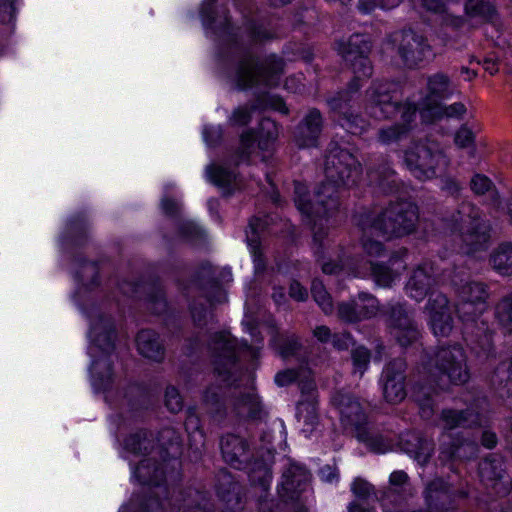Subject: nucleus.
Listing matches in <instances>:
<instances>
[{
  "label": "nucleus",
  "instance_id": "f257e3e1",
  "mask_svg": "<svg viewBox=\"0 0 512 512\" xmlns=\"http://www.w3.org/2000/svg\"><path fill=\"white\" fill-rule=\"evenodd\" d=\"M366 111L376 119L390 118L400 114L401 124H395L379 131V140L391 144L405 137L411 129V122L417 108L411 103L400 104L395 85L376 82L366 92Z\"/></svg>",
  "mask_w": 512,
  "mask_h": 512
},
{
  "label": "nucleus",
  "instance_id": "f03ea898",
  "mask_svg": "<svg viewBox=\"0 0 512 512\" xmlns=\"http://www.w3.org/2000/svg\"><path fill=\"white\" fill-rule=\"evenodd\" d=\"M89 338L91 341L89 353L93 358L91 374L94 384L100 388H107L114 380L110 357L117 341L115 323L110 319H100L91 327Z\"/></svg>",
  "mask_w": 512,
  "mask_h": 512
},
{
  "label": "nucleus",
  "instance_id": "7ed1b4c3",
  "mask_svg": "<svg viewBox=\"0 0 512 512\" xmlns=\"http://www.w3.org/2000/svg\"><path fill=\"white\" fill-rule=\"evenodd\" d=\"M417 220V207L409 202H400L391 205L370 221L383 237L392 238L412 232Z\"/></svg>",
  "mask_w": 512,
  "mask_h": 512
},
{
  "label": "nucleus",
  "instance_id": "20e7f679",
  "mask_svg": "<svg viewBox=\"0 0 512 512\" xmlns=\"http://www.w3.org/2000/svg\"><path fill=\"white\" fill-rule=\"evenodd\" d=\"M405 162L412 174L421 179H430L448 165L445 155L435 145L417 144L405 153Z\"/></svg>",
  "mask_w": 512,
  "mask_h": 512
},
{
  "label": "nucleus",
  "instance_id": "39448f33",
  "mask_svg": "<svg viewBox=\"0 0 512 512\" xmlns=\"http://www.w3.org/2000/svg\"><path fill=\"white\" fill-rule=\"evenodd\" d=\"M341 415V422L345 427L356 431L360 441L365 442L373 451L382 453L384 450L377 447L376 440L368 433L366 425V414L357 399L349 395H339L335 398Z\"/></svg>",
  "mask_w": 512,
  "mask_h": 512
},
{
  "label": "nucleus",
  "instance_id": "423d86ee",
  "mask_svg": "<svg viewBox=\"0 0 512 512\" xmlns=\"http://www.w3.org/2000/svg\"><path fill=\"white\" fill-rule=\"evenodd\" d=\"M336 192L335 183H324L316 192V203L312 204L307 195L304 184H295V203L298 209L308 216H324L329 210L336 207L337 201L334 197Z\"/></svg>",
  "mask_w": 512,
  "mask_h": 512
},
{
  "label": "nucleus",
  "instance_id": "0eeeda50",
  "mask_svg": "<svg viewBox=\"0 0 512 512\" xmlns=\"http://www.w3.org/2000/svg\"><path fill=\"white\" fill-rule=\"evenodd\" d=\"M283 63L275 57L269 59L265 67L256 68L254 61L247 60L240 64L236 71L234 81L239 88H246L258 81H263L267 85H275L276 78L281 73Z\"/></svg>",
  "mask_w": 512,
  "mask_h": 512
},
{
  "label": "nucleus",
  "instance_id": "6e6552de",
  "mask_svg": "<svg viewBox=\"0 0 512 512\" xmlns=\"http://www.w3.org/2000/svg\"><path fill=\"white\" fill-rule=\"evenodd\" d=\"M338 51L343 59L351 65L356 78L371 75V65L367 58L370 51V45L363 35H353L346 42H341Z\"/></svg>",
  "mask_w": 512,
  "mask_h": 512
},
{
  "label": "nucleus",
  "instance_id": "1a4fd4ad",
  "mask_svg": "<svg viewBox=\"0 0 512 512\" xmlns=\"http://www.w3.org/2000/svg\"><path fill=\"white\" fill-rule=\"evenodd\" d=\"M435 366L455 384L465 383L469 379L466 356L459 346L441 348L436 353Z\"/></svg>",
  "mask_w": 512,
  "mask_h": 512
},
{
  "label": "nucleus",
  "instance_id": "9d476101",
  "mask_svg": "<svg viewBox=\"0 0 512 512\" xmlns=\"http://www.w3.org/2000/svg\"><path fill=\"white\" fill-rule=\"evenodd\" d=\"M360 165L349 151L340 149L333 151L327 157L326 173L333 182L350 185L356 182Z\"/></svg>",
  "mask_w": 512,
  "mask_h": 512
},
{
  "label": "nucleus",
  "instance_id": "9b49d317",
  "mask_svg": "<svg viewBox=\"0 0 512 512\" xmlns=\"http://www.w3.org/2000/svg\"><path fill=\"white\" fill-rule=\"evenodd\" d=\"M426 310L434 335L448 336L452 330V319L446 296L441 293L432 292Z\"/></svg>",
  "mask_w": 512,
  "mask_h": 512
},
{
  "label": "nucleus",
  "instance_id": "f8f14e48",
  "mask_svg": "<svg viewBox=\"0 0 512 512\" xmlns=\"http://www.w3.org/2000/svg\"><path fill=\"white\" fill-rule=\"evenodd\" d=\"M378 309L377 299L370 294L362 292L351 303L339 305L338 315L347 322H355L375 316Z\"/></svg>",
  "mask_w": 512,
  "mask_h": 512
},
{
  "label": "nucleus",
  "instance_id": "ddd939ff",
  "mask_svg": "<svg viewBox=\"0 0 512 512\" xmlns=\"http://www.w3.org/2000/svg\"><path fill=\"white\" fill-rule=\"evenodd\" d=\"M404 363L395 361L389 364L383 372V394L385 399L391 403H398L406 396L404 386Z\"/></svg>",
  "mask_w": 512,
  "mask_h": 512
},
{
  "label": "nucleus",
  "instance_id": "4468645a",
  "mask_svg": "<svg viewBox=\"0 0 512 512\" xmlns=\"http://www.w3.org/2000/svg\"><path fill=\"white\" fill-rule=\"evenodd\" d=\"M488 230V226L479 220L476 213L461 218V237L469 246L467 253L477 251L486 244L489 239Z\"/></svg>",
  "mask_w": 512,
  "mask_h": 512
},
{
  "label": "nucleus",
  "instance_id": "2eb2a0df",
  "mask_svg": "<svg viewBox=\"0 0 512 512\" xmlns=\"http://www.w3.org/2000/svg\"><path fill=\"white\" fill-rule=\"evenodd\" d=\"M399 54L408 66H414L432 56L426 40L413 32L405 33L399 46Z\"/></svg>",
  "mask_w": 512,
  "mask_h": 512
},
{
  "label": "nucleus",
  "instance_id": "dca6fc26",
  "mask_svg": "<svg viewBox=\"0 0 512 512\" xmlns=\"http://www.w3.org/2000/svg\"><path fill=\"white\" fill-rule=\"evenodd\" d=\"M456 88L448 76L437 73L428 78L426 98L421 103V111H428L429 106L439 104L440 100L449 98L455 92Z\"/></svg>",
  "mask_w": 512,
  "mask_h": 512
},
{
  "label": "nucleus",
  "instance_id": "f3484780",
  "mask_svg": "<svg viewBox=\"0 0 512 512\" xmlns=\"http://www.w3.org/2000/svg\"><path fill=\"white\" fill-rule=\"evenodd\" d=\"M475 292L473 300L467 296L466 290H458L459 303L457 304V313L463 321L473 320L482 314L485 309L486 291L483 285H474L470 287Z\"/></svg>",
  "mask_w": 512,
  "mask_h": 512
},
{
  "label": "nucleus",
  "instance_id": "a211bd4d",
  "mask_svg": "<svg viewBox=\"0 0 512 512\" xmlns=\"http://www.w3.org/2000/svg\"><path fill=\"white\" fill-rule=\"evenodd\" d=\"M391 334L401 346H407L418 337V331L402 306L392 312Z\"/></svg>",
  "mask_w": 512,
  "mask_h": 512
},
{
  "label": "nucleus",
  "instance_id": "6ab92c4d",
  "mask_svg": "<svg viewBox=\"0 0 512 512\" xmlns=\"http://www.w3.org/2000/svg\"><path fill=\"white\" fill-rule=\"evenodd\" d=\"M309 393L302 399L297 406V420L301 424V430L308 436L315 428L318 416L316 408V394L312 383L307 384Z\"/></svg>",
  "mask_w": 512,
  "mask_h": 512
},
{
  "label": "nucleus",
  "instance_id": "aec40b11",
  "mask_svg": "<svg viewBox=\"0 0 512 512\" xmlns=\"http://www.w3.org/2000/svg\"><path fill=\"white\" fill-rule=\"evenodd\" d=\"M433 282L432 266L425 263L414 270L406 284V292L411 298L420 301L428 294Z\"/></svg>",
  "mask_w": 512,
  "mask_h": 512
},
{
  "label": "nucleus",
  "instance_id": "412c9836",
  "mask_svg": "<svg viewBox=\"0 0 512 512\" xmlns=\"http://www.w3.org/2000/svg\"><path fill=\"white\" fill-rule=\"evenodd\" d=\"M321 116L316 110L310 111L299 128L297 143L301 147H310L316 143L321 129Z\"/></svg>",
  "mask_w": 512,
  "mask_h": 512
},
{
  "label": "nucleus",
  "instance_id": "4be33fe9",
  "mask_svg": "<svg viewBox=\"0 0 512 512\" xmlns=\"http://www.w3.org/2000/svg\"><path fill=\"white\" fill-rule=\"evenodd\" d=\"M136 345L139 353L146 358L160 361L164 352L156 333L150 330L141 331L136 338Z\"/></svg>",
  "mask_w": 512,
  "mask_h": 512
},
{
  "label": "nucleus",
  "instance_id": "5701e85b",
  "mask_svg": "<svg viewBox=\"0 0 512 512\" xmlns=\"http://www.w3.org/2000/svg\"><path fill=\"white\" fill-rule=\"evenodd\" d=\"M350 98L347 93L343 95H339L338 98H334L330 101V106L334 110H339L343 113V118L341 120V126L345 128L351 134H360L365 130L366 122L359 118L358 116L350 117L346 115V107Z\"/></svg>",
  "mask_w": 512,
  "mask_h": 512
},
{
  "label": "nucleus",
  "instance_id": "b1692460",
  "mask_svg": "<svg viewBox=\"0 0 512 512\" xmlns=\"http://www.w3.org/2000/svg\"><path fill=\"white\" fill-rule=\"evenodd\" d=\"M220 445L223 458L230 465H236L246 451L245 441L236 435L223 437Z\"/></svg>",
  "mask_w": 512,
  "mask_h": 512
},
{
  "label": "nucleus",
  "instance_id": "393cba45",
  "mask_svg": "<svg viewBox=\"0 0 512 512\" xmlns=\"http://www.w3.org/2000/svg\"><path fill=\"white\" fill-rule=\"evenodd\" d=\"M466 113V107L463 103L456 102L449 106H441L435 104L428 107V111H421V117L424 122L431 123L444 116L447 117H461Z\"/></svg>",
  "mask_w": 512,
  "mask_h": 512
},
{
  "label": "nucleus",
  "instance_id": "a878e982",
  "mask_svg": "<svg viewBox=\"0 0 512 512\" xmlns=\"http://www.w3.org/2000/svg\"><path fill=\"white\" fill-rule=\"evenodd\" d=\"M493 268L502 275L512 274V245L502 244L492 254Z\"/></svg>",
  "mask_w": 512,
  "mask_h": 512
},
{
  "label": "nucleus",
  "instance_id": "bb28decb",
  "mask_svg": "<svg viewBox=\"0 0 512 512\" xmlns=\"http://www.w3.org/2000/svg\"><path fill=\"white\" fill-rule=\"evenodd\" d=\"M364 236L362 239V246L364 249V252L369 257H380L384 254V248L383 245L379 241L372 240L371 237L374 234H381L379 230L375 229V225L370 220L367 221L365 226L363 227Z\"/></svg>",
  "mask_w": 512,
  "mask_h": 512
},
{
  "label": "nucleus",
  "instance_id": "cd10ccee",
  "mask_svg": "<svg viewBox=\"0 0 512 512\" xmlns=\"http://www.w3.org/2000/svg\"><path fill=\"white\" fill-rule=\"evenodd\" d=\"M206 177L211 183L226 188L235 180V174L220 165H210L206 169Z\"/></svg>",
  "mask_w": 512,
  "mask_h": 512
},
{
  "label": "nucleus",
  "instance_id": "c85d7f7f",
  "mask_svg": "<svg viewBox=\"0 0 512 512\" xmlns=\"http://www.w3.org/2000/svg\"><path fill=\"white\" fill-rule=\"evenodd\" d=\"M369 269L376 284L381 287L390 286L398 278V274L390 271L385 266L374 263L372 260H369Z\"/></svg>",
  "mask_w": 512,
  "mask_h": 512
},
{
  "label": "nucleus",
  "instance_id": "c756f323",
  "mask_svg": "<svg viewBox=\"0 0 512 512\" xmlns=\"http://www.w3.org/2000/svg\"><path fill=\"white\" fill-rule=\"evenodd\" d=\"M311 293L314 298V300L317 302V304L321 307L324 313L329 314L333 311V304L331 301L330 295L325 290V287L323 284L318 281L314 280L312 282L311 286Z\"/></svg>",
  "mask_w": 512,
  "mask_h": 512
},
{
  "label": "nucleus",
  "instance_id": "7c9ffc66",
  "mask_svg": "<svg viewBox=\"0 0 512 512\" xmlns=\"http://www.w3.org/2000/svg\"><path fill=\"white\" fill-rule=\"evenodd\" d=\"M214 348L221 350L219 356L225 358L227 364L233 362L235 344L228 333H221L215 337Z\"/></svg>",
  "mask_w": 512,
  "mask_h": 512
},
{
  "label": "nucleus",
  "instance_id": "2f4dec72",
  "mask_svg": "<svg viewBox=\"0 0 512 512\" xmlns=\"http://www.w3.org/2000/svg\"><path fill=\"white\" fill-rule=\"evenodd\" d=\"M474 423V420H469L464 417L462 413L453 410H444L441 416V426L443 429H454L464 426L466 423Z\"/></svg>",
  "mask_w": 512,
  "mask_h": 512
},
{
  "label": "nucleus",
  "instance_id": "473e14b6",
  "mask_svg": "<svg viewBox=\"0 0 512 512\" xmlns=\"http://www.w3.org/2000/svg\"><path fill=\"white\" fill-rule=\"evenodd\" d=\"M496 315L499 323L507 331H512V296L503 299L498 304Z\"/></svg>",
  "mask_w": 512,
  "mask_h": 512
},
{
  "label": "nucleus",
  "instance_id": "72a5a7b5",
  "mask_svg": "<svg viewBox=\"0 0 512 512\" xmlns=\"http://www.w3.org/2000/svg\"><path fill=\"white\" fill-rule=\"evenodd\" d=\"M278 134L279 130L276 123L271 119H264L261 122V136L264 137L265 135L266 141H260L259 147L261 149L268 148V144L273 142L278 137Z\"/></svg>",
  "mask_w": 512,
  "mask_h": 512
},
{
  "label": "nucleus",
  "instance_id": "f704fd0d",
  "mask_svg": "<svg viewBox=\"0 0 512 512\" xmlns=\"http://www.w3.org/2000/svg\"><path fill=\"white\" fill-rule=\"evenodd\" d=\"M250 479L253 484H259L263 489H266L271 481V473L267 464H261L253 468L250 473Z\"/></svg>",
  "mask_w": 512,
  "mask_h": 512
},
{
  "label": "nucleus",
  "instance_id": "c9c22d12",
  "mask_svg": "<svg viewBox=\"0 0 512 512\" xmlns=\"http://www.w3.org/2000/svg\"><path fill=\"white\" fill-rule=\"evenodd\" d=\"M480 476L483 481H496L502 477V470L491 460H485L480 464Z\"/></svg>",
  "mask_w": 512,
  "mask_h": 512
},
{
  "label": "nucleus",
  "instance_id": "e433bc0d",
  "mask_svg": "<svg viewBox=\"0 0 512 512\" xmlns=\"http://www.w3.org/2000/svg\"><path fill=\"white\" fill-rule=\"evenodd\" d=\"M400 2L401 0H360L358 7L363 13H369L378 6L390 9L399 5Z\"/></svg>",
  "mask_w": 512,
  "mask_h": 512
},
{
  "label": "nucleus",
  "instance_id": "4c0bfd02",
  "mask_svg": "<svg viewBox=\"0 0 512 512\" xmlns=\"http://www.w3.org/2000/svg\"><path fill=\"white\" fill-rule=\"evenodd\" d=\"M351 489L359 501H366L373 495L372 486L367 481L360 478L353 481Z\"/></svg>",
  "mask_w": 512,
  "mask_h": 512
},
{
  "label": "nucleus",
  "instance_id": "58836bf2",
  "mask_svg": "<svg viewBox=\"0 0 512 512\" xmlns=\"http://www.w3.org/2000/svg\"><path fill=\"white\" fill-rule=\"evenodd\" d=\"M352 359L355 371L362 375L369 363L370 355L366 348L358 347L352 352Z\"/></svg>",
  "mask_w": 512,
  "mask_h": 512
},
{
  "label": "nucleus",
  "instance_id": "ea45409f",
  "mask_svg": "<svg viewBox=\"0 0 512 512\" xmlns=\"http://www.w3.org/2000/svg\"><path fill=\"white\" fill-rule=\"evenodd\" d=\"M454 142L459 148H471L474 144V134L466 126H462L455 134Z\"/></svg>",
  "mask_w": 512,
  "mask_h": 512
},
{
  "label": "nucleus",
  "instance_id": "a19ab883",
  "mask_svg": "<svg viewBox=\"0 0 512 512\" xmlns=\"http://www.w3.org/2000/svg\"><path fill=\"white\" fill-rule=\"evenodd\" d=\"M165 404L171 412H178L182 408V398L178 390L174 387H168L165 392Z\"/></svg>",
  "mask_w": 512,
  "mask_h": 512
},
{
  "label": "nucleus",
  "instance_id": "79ce46f5",
  "mask_svg": "<svg viewBox=\"0 0 512 512\" xmlns=\"http://www.w3.org/2000/svg\"><path fill=\"white\" fill-rule=\"evenodd\" d=\"M256 221L257 220H252L249 224V227L252 230L253 234L251 236H249V234H247V243H248L250 252L254 257V263H255L256 269H260V268H262L263 264H262V261L257 256L259 242L255 235V231H256V227H257Z\"/></svg>",
  "mask_w": 512,
  "mask_h": 512
},
{
  "label": "nucleus",
  "instance_id": "37998d69",
  "mask_svg": "<svg viewBox=\"0 0 512 512\" xmlns=\"http://www.w3.org/2000/svg\"><path fill=\"white\" fill-rule=\"evenodd\" d=\"M491 181L484 175L477 174L471 180V188L477 194H484L491 189Z\"/></svg>",
  "mask_w": 512,
  "mask_h": 512
},
{
  "label": "nucleus",
  "instance_id": "c03bdc74",
  "mask_svg": "<svg viewBox=\"0 0 512 512\" xmlns=\"http://www.w3.org/2000/svg\"><path fill=\"white\" fill-rule=\"evenodd\" d=\"M490 9V6L483 0H468L465 4L466 12L471 15L486 14Z\"/></svg>",
  "mask_w": 512,
  "mask_h": 512
},
{
  "label": "nucleus",
  "instance_id": "a18cd8bd",
  "mask_svg": "<svg viewBox=\"0 0 512 512\" xmlns=\"http://www.w3.org/2000/svg\"><path fill=\"white\" fill-rule=\"evenodd\" d=\"M148 469H149V467L147 465L141 464L139 467H137L135 474L138 478L143 479V481L147 482L148 484L157 485L159 483L157 478L159 475L162 474V471L159 468H154L153 476H149L146 479V474L148 473V471H146V470H148Z\"/></svg>",
  "mask_w": 512,
  "mask_h": 512
},
{
  "label": "nucleus",
  "instance_id": "49530a36",
  "mask_svg": "<svg viewBox=\"0 0 512 512\" xmlns=\"http://www.w3.org/2000/svg\"><path fill=\"white\" fill-rule=\"evenodd\" d=\"M250 120V110L247 107L237 108L230 118V121L234 125H245Z\"/></svg>",
  "mask_w": 512,
  "mask_h": 512
},
{
  "label": "nucleus",
  "instance_id": "de8ad7c7",
  "mask_svg": "<svg viewBox=\"0 0 512 512\" xmlns=\"http://www.w3.org/2000/svg\"><path fill=\"white\" fill-rule=\"evenodd\" d=\"M149 445V441L147 440L146 433L139 434L130 438V451L133 450L135 452H141L142 450L146 451Z\"/></svg>",
  "mask_w": 512,
  "mask_h": 512
},
{
  "label": "nucleus",
  "instance_id": "09e8293b",
  "mask_svg": "<svg viewBox=\"0 0 512 512\" xmlns=\"http://www.w3.org/2000/svg\"><path fill=\"white\" fill-rule=\"evenodd\" d=\"M298 377V374L294 370H285L283 372H279L275 376V382L278 386H286L296 380Z\"/></svg>",
  "mask_w": 512,
  "mask_h": 512
},
{
  "label": "nucleus",
  "instance_id": "8fccbe9b",
  "mask_svg": "<svg viewBox=\"0 0 512 512\" xmlns=\"http://www.w3.org/2000/svg\"><path fill=\"white\" fill-rule=\"evenodd\" d=\"M416 400L420 406L421 416L423 418H429L432 414V403L430 398H425V395L419 392L416 395Z\"/></svg>",
  "mask_w": 512,
  "mask_h": 512
},
{
  "label": "nucleus",
  "instance_id": "3c124183",
  "mask_svg": "<svg viewBox=\"0 0 512 512\" xmlns=\"http://www.w3.org/2000/svg\"><path fill=\"white\" fill-rule=\"evenodd\" d=\"M221 133L219 126H209L204 128L203 137L204 140L211 145L220 139Z\"/></svg>",
  "mask_w": 512,
  "mask_h": 512
},
{
  "label": "nucleus",
  "instance_id": "603ef678",
  "mask_svg": "<svg viewBox=\"0 0 512 512\" xmlns=\"http://www.w3.org/2000/svg\"><path fill=\"white\" fill-rule=\"evenodd\" d=\"M419 442H420V449L416 450V451L410 450V452L414 453V457L419 463L423 464L430 457L431 448L429 447L427 442H424V441H419Z\"/></svg>",
  "mask_w": 512,
  "mask_h": 512
},
{
  "label": "nucleus",
  "instance_id": "864d4df0",
  "mask_svg": "<svg viewBox=\"0 0 512 512\" xmlns=\"http://www.w3.org/2000/svg\"><path fill=\"white\" fill-rule=\"evenodd\" d=\"M390 485L397 490L408 482V476L403 471H394L389 478Z\"/></svg>",
  "mask_w": 512,
  "mask_h": 512
},
{
  "label": "nucleus",
  "instance_id": "5fc2aeb1",
  "mask_svg": "<svg viewBox=\"0 0 512 512\" xmlns=\"http://www.w3.org/2000/svg\"><path fill=\"white\" fill-rule=\"evenodd\" d=\"M289 294L292 298H294L297 301H303L308 296L307 290L296 281L291 283Z\"/></svg>",
  "mask_w": 512,
  "mask_h": 512
},
{
  "label": "nucleus",
  "instance_id": "6e6d98bb",
  "mask_svg": "<svg viewBox=\"0 0 512 512\" xmlns=\"http://www.w3.org/2000/svg\"><path fill=\"white\" fill-rule=\"evenodd\" d=\"M420 5L428 11L440 13L445 11V5L442 0H419Z\"/></svg>",
  "mask_w": 512,
  "mask_h": 512
},
{
  "label": "nucleus",
  "instance_id": "4d7b16f0",
  "mask_svg": "<svg viewBox=\"0 0 512 512\" xmlns=\"http://www.w3.org/2000/svg\"><path fill=\"white\" fill-rule=\"evenodd\" d=\"M320 476L326 482H333L338 478V471L331 466H324L320 469Z\"/></svg>",
  "mask_w": 512,
  "mask_h": 512
},
{
  "label": "nucleus",
  "instance_id": "13d9d810",
  "mask_svg": "<svg viewBox=\"0 0 512 512\" xmlns=\"http://www.w3.org/2000/svg\"><path fill=\"white\" fill-rule=\"evenodd\" d=\"M373 507L366 501L356 500L348 507V512H371Z\"/></svg>",
  "mask_w": 512,
  "mask_h": 512
},
{
  "label": "nucleus",
  "instance_id": "bf43d9fd",
  "mask_svg": "<svg viewBox=\"0 0 512 512\" xmlns=\"http://www.w3.org/2000/svg\"><path fill=\"white\" fill-rule=\"evenodd\" d=\"M268 106L276 111H279L283 114L288 112V108L286 107L283 100L276 96H271L268 101Z\"/></svg>",
  "mask_w": 512,
  "mask_h": 512
},
{
  "label": "nucleus",
  "instance_id": "052dcab7",
  "mask_svg": "<svg viewBox=\"0 0 512 512\" xmlns=\"http://www.w3.org/2000/svg\"><path fill=\"white\" fill-rule=\"evenodd\" d=\"M302 85L301 77H290L285 82L286 89L292 91V92H298L300 90V87Z\"/></svg>",
  "mask_w": 512,
  "mask_h": 512
},
{
  "label": "nucleus",
  "instance_id": "680f3d73",
  "mask_svg": "<svg viewBox=\"0 0 512 512\" xmlns=\"http://www.w3.org/2000/svg\"><path fill=\"white\" fill-rule=\"evenodd\" d=\"M96 274H97L96 265L93 263H89V264H86L83 266L79 276H80V279L82 281H84L86 277H88L90 275L94 277Z\"/></svg>",
  "mask_w": 512,
  "mask_h": 512
},
{
  "label": "nucleus",
  "instance_id": "e2e57ef3",
  "mask_svg": "<svg viewBox=\"0 0 512 512\" xmlns=\"http://www.w3.org/2000/svg\"><path fill=\"white\" fill-rule=\"evenodd\" d=\"M482 444L489 449L493 448L496 445V435L489 431L483 432Z\"/></svg>",
  "mask_w": 512,
  "mask_h": 512
},
{
  "label": "nucleus",
  "instance_id": "0e129e2a",
  "mask_svg": "<svg viewBox=\"0 0 512 512\" xmlns=\"http://www.w3.org/2000/svg\"><path fill=\"white\" fill-rule=\"evenodd\" d=\"M314 335L317 337L320 341L325 342L330 337V330L325 326L317 327L314 330Z\"/></svg>",
  "mask_w": 512,
  "mask_h": 512
},
{
  "label": "nucleus",
  "instance_id": "69168bd1",
  "mask_svg": "<svg viewBox=\"0 0 512 512\" xmlns=\"http://www.w3.org/2000/svg\"><path fill=\"white\" fill-rule=\"evenodd\" d=\"M162 208L166 213L172 214L178 208V203L172 199H164L162 201Z\"/></svg>",
  "mask_w": 512,
  "mask_h": 512
},
{
  "label": "nucleus",
  "instance_id": "338daca9",
  "mask_svg": "<svg viewBox=\"0 0 512 512\" xmlns=\"http://www.w3.org/2000/svg\"><path fill=\"white\" fill-rule=\"evenodd\" d=\"M291 477H292V475H290V474L284 475L285 481L282 483V489L287 493L293 492L295 490L296 480L292 479Z\"/></svg>",
  "mask_w": 512,
  "mask_h": 512
},
{
  "label": "nucleus",
  "instance_id": "774afa93",
  "mask_svg": "<svg viewBox=\"0 0 512 512\" xmlns=\"http://www.w3.org/2000/svg\"><path fill=\"white\" fill-rule=\"evenodd\" d=\"M253 134L252 133H246V134H243L242 137H241V145H242V148L244 150V152H246L247 149L250 148V146L252 145L253 143Z\"/></svg>",
  "mask_w": 512,
  "mask_h": 512
}]
</instances>
